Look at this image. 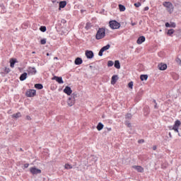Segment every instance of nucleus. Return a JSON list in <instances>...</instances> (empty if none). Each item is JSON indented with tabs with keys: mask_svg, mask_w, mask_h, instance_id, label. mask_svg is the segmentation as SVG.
Returning a JSON list of instances; mask_svg holds the SVG:
<instances>
[{
	"mask_svg": "<svg viewBox=\"0 0 181 181\" xmlns=\"http://www.w3.org/2000/svg\"><path fill=\"white\" fill-rule=\"evenodd\" d=\"M57 4H59V11H61L64 8H66L67 6V1H57Z\"/></svg>",
	"mask_w": 181,
	"mask_h": 181,
	"instance_id": "nucleus-9",
	"label": "nucleus"
},
{
	"mask_svg": "<svg viewBox=\"0 0 181 181\" xmlns=\"http://www.w3.org/2000/svg\"><path fill=\"white\" fill-rule=\"evenodd\" d=\"M144 117H148L149 114H151V109H149L148 106H146L143 109Z\"/></svg>",
	"mask_w": 181,
	"mask_h": 181,
	"instance_id": "nucleus-16",
	"label": "nucleus"
},
{
	"mask_svg": "<svg viewBox=\"0 0 181 181\" xmlns=\"http://www.w3.org/2000/svg\"><path fill=\"white\" fill-rule=\"evenodd\" d=\"M128 88H131L132 90L134 88V81H130L128 83Z\"/></svg>",
	"mask_w": 181,
	"mask_h": 181,
	"instance_id": "nucleus-38",
	"label": "nucleus"
},
{
	"mask_svg": "<svg viewBox=\"0 0 181 181\" xmlns=\"http://www.w3.org/2000/svg\"><path fill=\"white\" fill-rule=\"evenodd\" d=\"M64 104H66V103L64 101L62 102V105H64Z\"/></svg>",
	"mask_w": 181,
	"mask_h": 181,
	"instance_id": "nucleus-60",
	"label": "nucleus"
},
{
	"mask_svg": "<svg viewBox=\"0 0 181 181\" xmlns=\"http://www.w3.org/2000/svg\"><path fill=\"white\" fill-rule=\"evenodd\" d=\"M16 63H18V59L16 58H11L10 59V67H11V69H13V67H15Z\"/></svg>",
	"mask_w": 181,
	"mask_h": 181,
	"instance_id": "nucleus-19",
	"label": "nucleus"
},
{
	"mask_svg": "<svg viewBox=\"0 0 181 181\" xmlns=\"http://www.w3.org/2000/svg\"><path fill=\"white\" fill-rule=\"evenodd\" d=\"M144 11H149V7H148V6H146V7L144 8Z\"/></svg>",
	"mask_w": 181,
	"mask_h": 181,
	"instance_id": "nucleus-53",
	"label": "nucleus"
},
{
	"mask_svg": "<svg viewBox=\"0 0 181 181\" xmlns=\"http://www.w3.org/2000/svg\"><path fill=\"white\" fill-rule=\"evenodd\" d=\"M30 172L31 174H33V175H40V173H42V170L36 168V167H31L30 168Z\"/></svg>",
	"mask_w": 181,
	"mask_h": 181,
	"instance_id": "nucleus-5",
	"label": "nucleus"
},
{
	"mask_svg": "<svg viewBox=\"0 0 181 181\" xmlns=\"http://www.w3.org/2000/svg\"><path fill=\"white\" fill-rule=\"evenodd\" d=\"M157 148H158V147H157L156 146H153V151H156Z\"/></svg>",
	"mask_w": 181,
	"mask_h": 181,
	"instance_id": "nucleus-55",
	"label": "nucleus"
},
{
	"mask_svg": "<svg viewBox=\"0 0 181 181\" xmlns=\"http://www.w3.org/2000/svg\"><path fill=\"white\" fill-rule=\"evenodd\" d=\"M170 28H176V23L170 22Z\"/></svg>",
	"mask_w": 181,
	"mask_h": 181,
	"instance_id": "nucleus-45",
	"label": "nucleus"
},
{
	"mask_svg": "<svg viewBox=\"0 0 181 181\" xmlns=\"http://www.w3.org/2000/svg\"><path fill=\"white\" fill-rule=\"evenodd\" d=\"M105 37V28H99L96 35L95 39L96 40H101V39H104Z\"/></svg>",
	"mask_w": 181,
	"mask_h": 181,
	"instance_id": "nucleus-2",
	"label": "nucleus"
},
{
	"mask_svg": "<svg viewBox=\"0 0 181 181\" xmlns=\"http://www.w3.org/2000/svg\"><path fill=\"white\" fill-rule=\"evenodd\" d=\"M19 151H20V152H23V148H20Z\"/></svg>",
	"mask_w": 181,
	"mask_h": 181,
	"instance_id": "nucleus-57",
	"label": "nucleus"
},
{
	"mask_svg": "<svg viewBox=\"0 0 181 181\" xmlns=\"http://www.w3.org/2000/svg\"><path fill=\"white\" fill-rule=\"evenodd\" d=\"M66 103H67V105L69 107H73V105H74V104H76V100H74L71 98H68Z\"/></svg>",
	"mask_w": 181,
	"mask_h": 181,
	"instance_id": "nucleus-14",
	"label": "nucleus"
},
{
	"mask_svg": "<svg viewBox=\"0 0 181 181\" xmlns=\"http://www.w3.org/2000/svg\"><path fill=\"white\" fill-rule=\"evenodd\" d=\"M25 119H27V121H31L32 120V117H30V116H29V115H27L25 117Z\"/></svg>",
	"mask_w": 181,
	"mask_h": 181,
	"instance_id": "nucleus-48",
	"label": "nucleus"
},
{
	"mask_svg": "<svg viewBox=\"0 0 181 181\" xmlns=\"http://www.w3.org/2000/svg\"><path fill=\"white\" fill-rule=\"evenodd\" d=\"M46 38L41 39L40 41V45H46Z\"/></svg>",
	"mask_w": 181,
	"mask_h": 181,
	"instance_id": "nucleus-42",
	"label": "nucleus"
},
{
	"mask_svg": "<svg viewBox=\"0 0 181 181\" xmlns=\"http://www.w3.org/2000/svg\"><path fill=\"white\" fill-rule=\"evenodd\" d=\"M141 97H142V92H139L135 98L136 101H141Z\"/></svg>",
	"mask_w": 181,
	"mask_h": 181,
	"instance_id": "nucleus-29",
	"label": "nucleus"
},
{
	"mask_svg": "<svg viewBox=\"0 0 181 181\" xmlns=\"http://www.w3.org/2000/svg\"><path fill=\"white\" fill-rule=\"evenodd\" d=\"M65 169H73V165L70 164H65Z\"/></svg>",
	"mask_w": 181,
	"mask_h": 181,
	"instance_id": "nucleus-43",
	"label": "nucleus"
},
{
	"mask_svg": "<svg viewBox=\"0 0 181 181\" xmlns=\"http://www.w3.org/2000/svg\"><path fill=\"white\" fill-rule=\"evenodd\" d=\"M114 66V62L111 60L107 62V67H112Z\"/></svg>",
	"mask_w": 181,
	"mask_h": 181,
	"instance_id": "nucleus-40",
	"label": "nucleus"
},
{
	"mask_svg": "<svg viewBox=\"0 0 181 181\" xmlns=\"http://www.w3.org/2000/svg\"><path fill=\"white\" fill-rule=\"evenodd\" d=\"M25 95L28 98L35 97L36 95V90H35V89H28L25 92Z\"/></svg>",
	"mask_w": 181,
	"mask_h": 181,
	"instance_id": "nucleus-6",
	"label": "nucleus"
},
{
	"mask_svg": "<svg viewBox=\"0 0 181 181\" xmlns=\"http://www.w3.org/2000/svg\"><path fill=\"white\" fill-rule=\"evenodd\" d=\"M145 142V140L144 139H139L138 141V144H144Z\"/></svg>",
	"mask_w": 181,
	"mask_h": 181,
	"instance_id": "nucleus-49",
	"label": "nucleus"
},
{
	"mask_svg": "<svg viewBox=\"0 0 181 181\" xmlns=\"http://www.w3.org/2000/svg\"><path fill=\"white\" fill-rule=\"evenodd\" d=\"M85 56L87 59L91 60V59H94V52L87 49L85 51Z\"/></svg>",
	"mask_w": 181,
	"mask_h": 181,
	"instance_id": "nucleus-7",
	"label": "nucleus"
},
{
	"mask_svg": "<svg viewBox=\"0 0 181 181\" xmlns=\"http://www.w3.org/2000/svg\"><path fill=\"white\" fill-rule=\"evenodd\" d=\"M174 35L176 36V37H181V29L179 28L175 30Z\"/></svg>",
	"mask_w": 181,
	"mask_h": 181,
	"instance_id": "nucleus-24",
	"label": "nucleus"
},
{
	"mask_svg": "<svg viewBox=\"0 0 181 181\" xmlns=\"http://www.w3.org/2000/svg\"><path fill=\"white\" fill-rule=\"evenodd\" d=\"M98 131H102L104 129V124L101 122H99L96 127Z\"/></svg>",
	"mask_w": 181,
	"mask_h": 181,
	"instance_id": "nucleus-28",
	"label": "nucleus"
},
{
	"mask_svg": "<svg viewBox=\"0 0 181 181\" xmlns=\"http://www.w3.org/2000/svg\"><path fill=\"white\" fill-rule=\"evenodd\" d=\"M113 65L115 66V69H121V63L119 62V60H115Z\"/></svg>",
	"mask_w": 181,
	"mask_h": 181,
	"instance_id": "nucleus-23",
	"label": "nucleus"
},
{
	"mask_svg": "<svg viewBox=\"0 0 181 181\" xmlns=\"http://www.w3.org/2000/svg\"><path fill=\"white\" fill-rule=\"evenodd\" d=\"M109 26L110 29L114 30L115 29H119L121 28V23L116 20H111L109 21Z\"/></svg>",
	"mask_w": 181,
	"mask_h": 181,
	"instance_id": "nucleus-3",
	"label": "nucleus"
},
{
	"mask_svg": "<svg viewBox=\"0 0 181 181\" xmlns=\"http://www.w3.org/2000/svg\"><path fill=\"white\" fill-rule=\"evenodd\" d=\"M173 35H175V30L173 28H170L167 31V35L170 37H173Z\"/></svg>",
	"mask_w": 181,
	"mask_h": 181,
	"instance_id": "nucleus-21",
	"label": "nucleus"
},
{
	"mask_svg": "<svg viewBox=\"0 0 181 181\" xmlns=\"http://www.w3.org/2000/svg\"><path fill=\"white\" fill-rule=\"evenodd\" d=\"M148 74H141L140 75L141 81H146L148 80Z\"/></svg>",
	"mask_w": 181,
	"mask_h": 181,
	"instance_id": "nucleus-25",
	"label": "nucleus"
},
{
	"mask_svg": "<svg viewBox=\"0 0 181 181\" xmlns=\"http://www.w3.org/2000/svg\"><path fill=\"white\" fill-rule=\"evenodd\" d=\"M61 23H63V25H64L65 23H67V21L64 20V19H62L61 21Z\"/></svg>",
	"mask_w": 181,
	"mask_h": 181,
	"instance_id": "nucleus-51",
	"label": "nucleus"
},
{
	"mask_svg": "<svg viewBox=\"0 0 181 181\" xmlns=\"http://www.w3.org/2000/svg\"><path fill=\"white\" fill-rule=\"evenodd\" d=\"M181 125V122L179 119H177L174 125L172 126V128H179V127H180Z\"/></svg>",
	"mask_w": 181,
	"mask_h": 181,
	"instance_id": "nucleus-22",
	"label": "nucleus"
},
{
	"mask_svg": "<svg viewBox=\"0 0 181 181\" xmlns=\"http://www.w3.org/2000/svg\"><path fill=\"white\" fill-rule=\"evenodd\" d=\"M24 168H25V169L29 168V163L24 164Z\"/></svg>",
	"mask_w": 181,
	"mask_h": 181,
	"instance_id": "nucleus-52",
	"label": "nucleus"
},
{
	"mask_svg": "<svg viewBox=\"0 0 181 181\" xmlns=\"http://www.w3.org/2000/svg\"><path fill=\"white\" fill-rule=\"evenodd\" d=\"M125 9H127L125 6H124L122 4H119V10L120 12H125Z\"/></svg>",
	"mask_w": 181,
	"mask_h": 181,
	"instance_id": "nucleus-32",
	"label": "nucleus"
},
{
	"mask_svg": "<svg viewBox=\"0 0 181 181\" xmlns=\"http://www.w3.org/2000/svg\"><path fill=\"white\" fill-rule=\"evenodd\" d=\"M63 91L67 95H71V93H73V90H71V88L69 86H66Z\"/></svg>",
	"mask_w": 181,
	"mask_h": 181,
	"instance_id": "nucleus-10",
	"label": "nucleus"
},
{
	"mask_svg": "<svg viewBox=\"0 0 181 181\" xmlns=\"http://www.w3.org/2000/svg\"><path fill=\"white\" fill-rule=\"evenodd\" d=\"M172 77L173 78V80H177L179 78V74H176V73H173L172 74Z\"/></svg>",
	"mask_w": 181,
	"mask_h": 181,
	"instance_id": "nucleus-36",
	"label": "nucleus"
},
{
	"mask_svg": "<svg viewBox=\"0 0 181 181\" xmlns=\"http://www.w3.org/2000/svg\"><path fill=\"white\" fill-rule=\"evenodd\" d=\"M136 25V23H132V26H135Z\"/></svg>",
	"mask_w": 181,
	"mask_h": 181,
	"instance_id": "nucleus-58",
	"label": "nucleus"
},
{
	"mask_svg": "<svg viewBox=\"0 0 181 181\" xmlns=\"http://www.w3.org/2000/svg\"><path fill=\"white\" fill-rule=\"evenodd\" d=\"M111 47V45L107 44L105 46H103L98 52V56L100 57L103 56L104 52H107V50H109V49Z\"/></svg>",
	"mask_w": 181,
	"mask_h": 181,
	"instance_id": "nucleus-4",
	"label": "nucleus"
},
{
	"mask_svg": "<svg viewBox=\"0 0 181 181\" xmlns=\"http://www.w3.org/2000/svg\"><path fill=\"white\" fill-rule=\"evenodd\" d=\"M119 79V77H118V75H113L111 78V84L114 86V84L117 83V81Z\"/></svg>",
	"mask_w": 181,
	"mask_h": 181,
	"instance_id": "nucleus-18",
	"label": "nucleus"
},
{
	"mask_svg": "<svg viewBox=\"0 0 181 181\" xmlns=\"http://www.w3.org/2000/svg\"><path fill=\"white\" fill-rule=\"evenodd\" d=\"M74 64L76 66H80L83 64V59L80 57H76L74 60Z\"/></svg>",
	"mask_w": 181,
	"mask_h": 181,
	"instance_id": "nucleus-13",
	"label": "nucleus"
},
{
	"mask_svg": "<svg viewBox=\"0 0 181 181\" xmlns=\"http://www.w3.org/2000/svg\"><path fill=\"white\" fill-rule=\"evenodd\" d=\"M168 135H169L170 138H173V136H172V133L169 132V133H168Z\"/></svg>",
	"mask_w": 181,
	"mask_h": 181,
	"instance_id": "nucleus-56",
	"label": "nucleus"
},
{
	"mask_svg": "<svg viewBox=\"0 0 181 181\" xmlns=\"http://www.w3.org/2000/svg\"><path fill=\"white\" fill-rule=\"evenodd\" d=\"M102 118H105V115H102Z\"/></svg>",
	"mask_w": 181,
	"mask_h": 181,
	"instance_id": "nucleus-63",
	"label": "nucleus"
},
{
	"mask_svg": "<svg viewBox=\"0 0 181 181\" xmlns=\"http://www.w3.org/2000/svg\"><path fill=\"white\" fill-rule=\"evenodd\" d=\"M141 5H142V4L141 2L134 3V6L136 8H139V6H141Z\"/></svg>",
	"mask_w": 181,
	"mask_h": 181,
	"instance_id": "nucleus-46",
	"label": "nucleus"
},
{
	"mask_svg": "<svg viewBox=\"0 0 181 181\" xmlns=\"http://www.w3.org/2000/svg\"><path fill=\"white\" fill-rule=\"evenodd\" d=\"M158 67L159 70H161L162 71H165V70L168 69V64L165 63H160L158 64Z\"/></svg>",
	"mask_w": 181,
	"mask_h": 181,
	"instance_id": "nucleus-11",
	"label": "nucleus"
},
{
	"mask_svg": "<svg viewBox=\"0 0 181 181\" xmlns=\"http://www.w3.org/2000/svg\"><path fill=\"white\" fill-rule=\"evenodd\" d=\"M165 28H171V27H170V23H169V22H166V23H165Z\"/></svg>",
	"mask_w": 181,
	"mask_h": 181,
	"instance_id": "nucleus-47",
	"label": "nucleus"
},
{
	"mask_svg": "<svg viewBox=\"0 0 181 181\" xmlns=\"http://www.w3.org/2000/svg\"><path fill=\"white\" fill-rule=\"evenodd\" d=\"M0 8L3 13H5V12H6V8L5 7V5L4 4H0Z\"/></svg>",
	"mask_w": 181,
	"mask_h": 181,
	"instance_id": "nucleus-35",
	"label": "nucleus"
},
{
	"mask_svg": "<svg viewBox=\"0 0 181 181\" xmlns=\"http://www.w3.org/2000/svg\"><path fill=\"white\" fill-rule=\"evenodd\" d=\"M153 103L154 104H156V105H154V108H155L156 110H158V103H156V100L153 99Z\"/></svg>",
	"mask_w": 181,
	"mask_h": 181,
	"instance_id": "nucleus-44",
	"label": "nucleus"
},
{
	"mask_svg": "<svg viewBox=\"0 0 181 181\" xmlns=\"http://www.w3.org/2000/svg\"><path fill=\"white\" fill-rule=\"evenodd\" d=\"M178 136H181L180 133L178 132Z\"/></svg>",
	"mask_w": 181,
	"mask_h": 181,
	"instance_id": "nucleus-64",
	"label": "nucleus"
},
{
	"mask_svg": "<svg viewBox=\"0 0 181 181\" xmlns=\"http://www.w3.org/2000/svg\"><path fill=\"white\" fill-rule=\"evenodd\" d=\"M52 4H56L57 0H52Z\"/></svg>",
	"mask_w": 181,
	"mask_h": 181,
	"instance_id": "nucleus-59",
	"label": "nucleus"
},
{
	"mask_svg": "<svg viewBox=\"0 0 181 181\" xmlns=\"http://www.w3.org/2000/svg\"><path fill=\"white\" fill-rule=\"evenodd\" d=\"M12 118H15L16 119H18V118H21V117H22V114L18 112L16 114H13L11 115Z\"/></svg>",
	"mask_w": 181,
	"mask_h": 181,
	"instance_id": "nucleus-26",
	"label": "nucleus"
},
{
	"mask_svg": "<svg viewBox=\"0 0 181 181\" xmlns=\"http://www.w3.org/2000/svg\"><path fill=\"white\" fill-rule=\"evenodd\" d=\"M145 40H146V38L145 37V36L141 35L138 37V39L136 40V43H137V45H142V43H144V42H145Z\"/></svg>",
	"mask_w": 181,
	"mask_h": 181,
	"instance_id": "nucleus-15",
	"label": "nucleus"
},
{
	"mask_svg": "<svg viewBox=\"0 0 181 181\" xmlns=\"http://www.w3.org/2000/svg\"><path fill=\"white\" fill-rule=\"evenodd\" d=\"M40 32H42L43 33H45V32H46V30H47V28H46V26L42 25L40 27Z\"/></svg>",
	"mask_w": 181,
	"mask_h": 181,
	"instance_id": "nucleus-37",
	"label": "nucleus"
},
{
	"mask_svg": "<svg viewBox=\"0 0 181 181\" xmlns=\"http://www.w3.org/2000/svg\"><path fill=\"white\" fill-rule=\"evenodd\" d=\"M163 6L164 8H166L167 12L170 13V15H172L173 13V11H175V6H173V4L170 1H164L163 2Z\"/></svg>",
	"mask_w": 181,
	"mask_h": 181,
	"instance_id": "nucleus-1",
	"label": "nucleus"
},
{
	"mask_svg": "<svg viewBox=\"0 0 181 181\" xmlns=\"http://www.w3.org/2000/svg\"><path fill=\"white\" fill-rule=\"evenodd\" d=\"M46 56H50V54H49V52H47V53L46 54Z\"/></svg>",
	"mask_w": 181,
	"mask_h": 181,
	"instance_id": "nucleus-62",
	"label": "nucleus"
},
{
	"mask_svg": "<svg viewBox=\"0 0 181 181\" xmlns=\"http://www.w3.org/2000/svg\"><path fill=\"white\" fill-rule=\"evenodd\" d=\"M124 124H125V125L127 126V128H132V124H131V122H129V121H128V120H126Z\"/></svg>",
	"mask_w": 181,
	"mask_h": 181,
	"instance_id": "nucleus-39",
	"label": "nucleus"
},
{
	"mask_svg": "<svg viewBox=\"0 0 181 181\" xmlns=\"http://www.w3.org/2000/svg\"><path fill=\"white\" fill-rule=\"evenodd\" d=\"M37 73V71H36V68L35 67H32V66H29L28 67V74H36Z\"/></svg>",
	"mask_w": 181,
	"mask_h": 181,
	"instance_id": "nucleus-17",
	"label": "nucleus"
},
{
	"mask_svg": "<svg viewBox=\"0 0 181 181\" xmlns=\"http://www.w3.org/2000/svg\"><path fill=\"white\" fill-rule=\"evenodd\" d=\"M10 71H11V69L8 67H4V72H1V74H4L6 76V74H8Z\"/></svg>",
	"mask_w": 181,
	"mask_h": 181,
	"instance_id": "nucleus-30",
	"label": "nucleus"
},
{
	"mask_svg": "<svg viewBox=\"0 0 181 181\" xmlns=\"http://www.w3.org/2000/svg\"><path fill=\"white\" fill-rule=\"evenodd\" d=\"M107 132H110V131H112V129L111 127H107Z\"/></svg>",
	"mask_w": 181,
	"mask_h": 181,
	"instance_id": "nucleus-54",
	"label": "nucleus"
},
{
	"mask_svg": "<svg viewBox=\"0 0 181 181\" xmlns=\"http://www.w3.org/2000/svg\"><path fill=\"white\" fill-rule=\"evenodd\" d=\"M91 28H93V24H91V23H90V22L86 23L85 29L86 30H88L91 29Z\"/></svg>",
	"mask_w": 181,
	"mask_h": 181,
	"instance_id": "nucleus-31",
	"label": "nucleus"
},
{
	"mask_svg": "<svg viewBox=\"0 0 181 181\" xmlns=\"http://www.w3.org/2000/svg\"><path fill=\"white\" fill-rule=\"evenodd\" d=\"M126 119H131L132 118V115L131 113H127L125 116Z\"/></svg>",
	"mask_w": 181,
	"mask_h": 181,
	"instance_id": "nucleus-41",
	"label": "nucleus"
},
{
	"mask_svg": "<svg viewBox=\"0 0 181 181\" xmlns=\"http://www.w3.org/2000/svg\"><path fill=\"white\" fill-rule=\"evenodd\" d=\"M32 54H36V52L35 51L32 52Z\"/></svg>",
	"mask_w": 181,
	"mask_h": 181,
	"instance_id": "nucleus-61",
	"label": "nucleus"
},
{
	"mask_svg": "<svg viewBox=\"0 0 181 181\" xmlns=\"http://www.w3.org/2000/svg\"><path fill=\"white\" fill-rule=\"evenodd\" d=\"M52 80H56L58 84H63L64 83L63 81V77L62 76H54L52 78Z\"/></svg>",
	"mask_w": 181,
	"mask_h": 181,
	"instance_id": "nucleus-8",
	"label": "nucleus"
},
{
	"mask_svg": "<svg viewBox=\"0 0 181 181\" xmlns=\"http://www.w3.org/2000/svg\"><path fill=\"white\" fill-rule=\"evenodd\" d=\"M168 128L170 131L173 130L175 131V132H177V134L179 133V128H173L172 127V126H168Z\"/></svg>",
	"mask_w": 181,
	"mask_h": 181,
	"instance_id": "nucleus-33",
	"label": "nucleus"
},
{
	"mask_svg": "<svg viewBox=\"0 0 181 181\" xmlns=\"http://www.w3.org/2000/svg\"><path fill=\"white\" fill-rule=\"evenodd\" d=\"M177 63H178V64H180V66H181V59L177 58Z\"/></svg>",
	"mask_w": 181,
	"mask_h": 181,
	"instance_id": "nucleus-50",
	"label": "nucleus"
},
{
	"mask_svg": "<svg viewBox=\"0 0 181 181\" xmlns=\"http://www.w3.org/2000/svg\"><path fill=\"white\" fill-rule=\"evenodd\" d=\"M70 95L71 96H69V98H72L73 100H76V98H77V93L76 92L71 93Z\"/></svg>",
	"mask_w": 181,
	"mask_h": 181,
	"instance_id": "nucleus-34",
	"label": "nucleus"
},
{
	"mask_svg": "<svg viewBox=\"0 0 181 181\" xmlns=\"http://www.w3.org/2000/svg\"><path fill=\"white\" fill-rule=\"evenodd\" d=\"M20 81H25L28 78V73L24 72L21 74L20 77Z\"/></svg>",
	"mask_w": 181,
	"mask_h": 181,
	"instance_id": "nucleus-20",
	"label": "nucleus"
},
{
	"mask_svg": "<svg viewBox=\"0 0 181 181\" xmlns=\"http://www.w3.org/2000/svg\"><path fill=\"white\" fill-rule=\"evenodd\" d=\"M35 88H36L37 90H42L43 88V84L42 83H35L34 85Z\"/></svg>",
	"mask_w": 181,
	"mask_h": 181,
	"instance_id": "nucleus-27",
	"label": "nucleus"
},
{
	"mask_svg": "<svg viewBox=\"0 0 181 181\" xmlns=\"http://www.w3.org/2000/svg\"><path fill=\"white\" fill-rule=\"evenodd\" d=\"M132 168L137 170V172H139V173H144V169L141 165H133Z\"/></svg>",
	"mask_w": 181,
	"mask_h": 181,
	"instance_id": "nucleus-12",
	"label": "nucleus"
}]
</instances>
